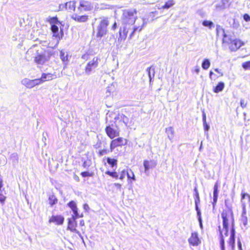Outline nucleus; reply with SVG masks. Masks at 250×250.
<instances>
[{
  "label": "nucleus",
  "mask_w": 250,
  "mask_h": 250,
  "mask_svg": "<svg viewBox=\"0 0 250 250\" xmlns=\"http://www.w3.org/2000/svg\"><path fill=\"white\" fill-rule=\"evenodd\" d=\"M222 219L223 228L225 230L219 231V244L221 250H225V242L226 238L228 236L229 230H230V234L228 240H227V247L230 250L235 249V220L234 215L232 209L229 207L223 209L221 213Z\"/></svg>",
  "instance_id": "nucleus-1"
},
{
  "label": "nucleus",
  "mask_w": 250,
  "mask_h": 250,
  "mask_svg": "<svg viewBox=\"0 0 250 250\" xmlns=\"http://www.w3.org/2000/svg\"><path fill=\"white\" fill-rule=\"evenodd\" d=\"M137 13L136 9L123 10L122 16L123 23L131 25L134 24L137 19Z\"/></svg>",
  "instance_id": "nucleus-2"
},
{
  "label": "nucleus",
  "mask_w": 250,
  "mask_h": 250,
  "mask_svg": "<svg viewBox=\"0 0 250 250\" xmlns=\"http://www.w3.org/2000/svg\"><path fill=\"white\" fill-rule=\"evenodd\" d=\"M223 43L228 46L231 51H235L244 45V42L239 39H232L225 33L222 40Z\"/></svg>",
  "instance_id": "nucleus-3"
},
{
  "label": "nucleus",
  "mask_w": 250,
  "mask_h": 250,
  "mask_svg": "<svg viewBox=\"0 0 250 250\" xmlns=\"http://www.w3.org/2000/svg\"><path fill=\"white\" fill-rule=\"evenodd\" d=\"M241 202L243 206V210L241 216V222L244 226L248 224V218L247 216L246 206L249 205L250 207V195L245 192L241 193Z\"/></svg>",
  "instance_id": "nucleus-4"
},
{
  "label": "nucleus",
  "mask_w": 250,
  "mask_h": 250,
  "mask_svg": "<svg viewBox=\"0 0 250 250\" xmlns=\"http://www.w3.org/2000/svg\"><path fill=\"white\" fill-rule=\"evenodd\" d=\"M27 54L33 56L34 58V62L38 64H42L47 60L45 55L42 53H40L39 49L36 48L29 49Z\"/></svg>",
  "instance_id": "nucleus-5"
},
{
  "label": "nucleus",
  "mask_w": 250,
  "mask_h": 250,
  "mask_svg": "<svg viewBox=\"0 0 250 250\" xmlns=\"http://www.w3.org/2000/svg\"><path fill=\"white\" fill-rule=\"evenodd\" d=\"M109 23L107 18H104L100 21L97 27L96 34L97 38H101L107 33V27L109 25Z\"/></svg>",
  "instance_id": "nucleus-6"
},
{
  "label": "nucleus",
  "mask_w": 250,
  "mask_h": 250,
  "mask_svg": "<svg viewBox=\"0 0 250 250\" xmlns=\"http://www.w3.org/2000/svg\"><path fill=\"white\" fill-rule=\"evenodd\" d=\"M127 143V140L125 138L118 136L117 138H113L110 142V150L112 152L115 148L125 146Z\"/></svg>",
  "instance_id": "nucleus-7"
},
{
  "label": "nucleus",
  "mask_w": 250,
  "mask_h": 250,
  "mask_svg": "<svg viewBox=\"0 0 250 250\" xmlns=\"http://www.w3.org/2000/svg\"><path fill=\"white\" fill-rule=\"evenodd\" d=\"M101 59L99 57H94L91 61H89L84 68L85 72L89 74L95 69L99 65Z\"/></svg>",
  "instance_id": "nucleus-8"
},
{
  "label": "nucleus",
  "mask_w": 250,
  "mask_h": 250,
  "mask_svg": "<svg viewBox=\"0 0 250 250\" xmlns=\"http://www.w3.org/2000/svg\"><path fill=\"white\" fill-rule=\"evenodd\" d=\"M130 29L129 24L123 23V26L119 29L118 42H122L125 41Z\"/></svg>",
  "instance_id": "nucleus-9"
},
{
  "label": "nucleus",
  "mask_w": 250,
  "mask_h": 250,
  "mask_svg": "<svg viewBox=\"0 0 250 250\" xmlns=\"http://www.w3.org/2000/svg\"><path fill=\"white\" fill-rule=\"evenodd\" d=\"M80 217H75L72 216L71 218L68 219L67 229L70 230L72 232L80 234V232L77 229V223L76 219Z\"/></svg>",
  "instance_id": "nucleus-10"
},
{
  "label": "nucleus",
  "mask_w": 250,
  "mask_h": 250,
  "mask_svg": "<svg viewBox=\"0 0 250 250\" xmlns=\"http://www.w3.org/2000/svg\"><path fill=\"white\" fill-rule=\"evenodd\" d=\"M78 8L80 11H87L93 8V5L88 0H81Z\"/></svg>",
  "instance_id": "nucleus-11"
},
{
  "label": "nucleus",
  "mask_w": 250,
  "mask_h": 250,
  "mask_svg": "<svg viewBox=\"0 0 250 250\" xmlns=\"http://www.w3.org/2000/svg\"><path fill=\"white\" fill-rule=\"evenodd\" d=\"M104 130L107 136L111 139L117 137L120 135L119 131L114 129L110 125H107Z\"/></svg>",
  "instance_id": "nucleus-12"
},
{
  "label": "nucleus",
  "mask_w": 250,
  "mask_h": 250,
  "mask_svg": "<svg viewBox=\"0 0 250 250\" xmlns=\"http://www.w3.org/2000/svg\"><path fill=\"white\" fill-rule=\"evenodd\" d=\"M64 221V218L61 215H53L48 220L49 223H54L56 225L60 226L63 224Z\"/></svg>",
  "instance_id": "nucleus-13"
},
{
  "label": "nucleus",
  "mask_w": 250,
  "mask_h": 250,
  "mask_svg": "<svg viewBox=\"0 0 250 250\" xmlns=\"http://www.w3.org/2000/svg\"><path fill=\"white\" fill-rule=\"evenodd\" d=\"M189 245L192 246H197L201 243L197 232H193L191 234L190 237L188 239Z\"/></svg>",
  "instance_id": "nucleus-14"
},
{
  "label": "nucleus",
  "mask_w": 250,
  "mask_h": 250,
  "mask_svg": "<svg viewBox=\"0 0 250 250\" xmlns=\"http://www.w3.org/2000/svg\"><path fill=\"white\" fill-rule=\"evenodd\" d=\"M23 84L29 88H31L36 85L41 84L39 79H36L34 80L24 79L23 81Z\"/></svg>",
  "instance_id": "nucleus-15"
},
{
  "label": "nucleus",
  "mask_w": 250,
  "mask_h": 250,
  "mask_svg": "<svg viewBox=\"0 0 250 250\" xmlns=\"http://www.w3.org/2000/svg\"><path fill=\"white\" fill-rule=\"evenodd\" d=\"M63 8L66 10L74 11L76 8V2L75 1H69L64 4L60 5L59 6L60 10H62Z\"/></svg>",
  "instance_id": "nucleus-16"
},
{
  "label": "nucleus",
  "mask_w": 250,
  "mask_h": 250,
  "mask_svg": "<svg viewBox=\"0 0 250 250\" xmlns=\"http://www.w3.org/2000/svg\"><path fill=\"white\" fill-rule=\"evenodd\" d=\"M56 78V76L55 74H51L50 73H43L42 74V76L40 78H39L40 82L41 84L43 82L46 81H51Z\"/></svg>",
  "instance_id": "nucleus-17"
},
{
  "label": "nucleus",
  "mask_w": 250,
  "mask_h": 250,
  "mask_svg": "<svg viewBox=\"0 0 250 250\" xmlns=\"http://www.w3.org/2000/svg\"><path fill=\"white\" fill-rule=\"evenodd\" d=\"M67 206L71 208V209L73 212V215L72 216H75V217L83 216L82 214L79 215L78 211L77 205L75 202H74V201H71L67 204Z\"/></svg>",
  "instance_id": "nucleus-18"
},
{
  "label": "nucleus",
  "mask_w": 250,
  "mask_h": 250,
  "mask_svg": "<svg viewBox=\"0 0 250 250\" xmlns=\"http://www.w3.org/2000/svg\"><path fill=\"white\" fill-rule=\"evenodd\" d=\"M71 18L76 21L83 22L88 21V16L86 15L79 16L77 14H74L71 17Z\"/></svg>",
  "instance_id": "nucleus-19"
},
{
  "label": "nucleus",
  "mask_w": 250,
  "mask_h": 250,
  "mask_svg": "<svg viewBox=\"0 0 250 250\" xmlns=\"http://www.w3.org/2000/svg\"><path fill=\"white\" fill-rule=\"evenodd\" d=\"M143 165L145 167V171L146 172L149 169L155 167L156 165V162L153 160H147L144 161Z\"/></svg>",
  "instance_id": "nucleus-20"
},
{
  "label": "nucleus",
  "mask_w": 250,
  "mask_h": 250,
  "mask_svg": "<svg viewBox=\"0 0 250 250\" xmlns=\"http://www.w3.org/2000/svg\"><path fill=\"white\" fill-rule=\"evenodd\" d=\"M218 184L216 182L213 187V201L212 202V205L213 207H215L218 198Z\"/></svg>",
  "instance_id": "nucleus-21"
},
{
  "label": "nucleus",
  "mask_w": 250,
  "mask_h": 250,
  "mask_svg": "<svg viewBox=\"0 0 250 250\" xmlns=\"http://www.w3.org/2000/svg\"><path fill=\"white\" fill-rule=\"evenodd\" d=\"M194 191L195 192V207H196V210H197L198 214H199L200 213V212L198 208V204L200 202V197H199V194L198 191V190L196 188H195L194 189Z\"/></svg>",
  "instance_id": "nucleus-22"
},
{
  "label": "nucleus",
  "mask_w": 250,
  "mask_h": 250,
  "mask_svg": "<svg viewBox=\"0 0 250 250\" xmlns=\"http://www.w3.org/2000/svg\"><path fill=\"white\" fill-rule=\"evenodd\" d=\"M214 71L218 74V75L216 76L212 71H210L209 77L211 80H215L218 77H222L223 76V73L221 69H219L218 68H215L214 69Z\"/></svg>",
  "instance_id": "nucleus-23"
},
{
  "label": "nucleus",
  "mask_w": 250,
  "mask_h": 250,
  "mask_svg": "<svg viewBox=\"0 0 250 250\" xmlns=\"http://www.w3.org/2000/svg\"><path fill=\"white\" fill-rule=\"evenodd\" d=\"M48 201L49 205L52 207L58 203V200L54 194H52L48 196Z\"/></svg>",
  "instance_id": "nucleus-24"
},
{
  "label": "nucleus",
  "mask_w": 250,
  "mask_h": 250,
  "mask_svg": "<svg viewBox=\"0 0 250 250\" xmlns=\"http://www.w3.org/2000/svg\"><path fill=\"white\" fill-rule=\"evenodd\" d=\"M224 83L223 82H220L215 87H214L213 91L216 93H219L222 91L224 89Z\"/></svg>",
  "instance_id": "nucleus-25"
},
{
  "label": "nucleus",
  "mask_w": 250,
  "mask_h": 250,
  "mask_svg": "<svg viewBox=\"0 0 250 250\" xmlns=\"http://www.w3.org/2000/svg\"><path fill=\"white\" fill-rule=\"evenodd\" d=\"M51 30L53 33V37H54L56 38H58V39L60 38V34L59 33V28L57 25H55V24L51 25Z\"/></svg>",
  "instance_id": "nucleus-26"
},
{
  "label": "nucleus",
  "mask_w": 250,
  "mask_h": 250,
  "mask_svg": "<svg viewBox=\"0 0 250 250\" xmlns=\"http://www.w3.org/2000/svg\"><path fill=\"white\" fill-rule=\"evenodd\" d=\"M106 160L111 167H117L118 165V160L117 159L111 158L108 157L106 158Z\"/></svg>",
  "instance_id": "nucleus-27"
},
{
  "label": "nucleus",
  "mask_w": 250,
  "mask_h": 250,
  "mask_svg": "<svg viewBox=\"0 0 250 250\" xmlns=\"http://www.w3.org/2000/svg\"><path fill=\"white\" fill-rule=\"evenodd\" d=\"M166 132L167 135V137L170 139H171L174 136V129L171 126L166 128Z\"/></svg>",
  "instance_id": "nucleus-28"
},
{
  "label": "nucleus",
  "mask_w": 250,
  "mask_h": 250,
  "mask_svg": "<svg viewBox=\"0 0 250 250\" xmlns=\"http://www.w3.org/2000/svg\"><path fill=\"white\" fill-rule=\"evenodd\" d=\"M202 25L204 26L207 27L209 29H211L214 27V23L210 21L205 20L202 21Z\"/></svg>",
  "instance_id": "nucleus-29"
},
{
  "label": "nucleus",
  "mask_w": 250,
  "mask_h": 250,
  "mask_svg": "<svg viewBox=\"0 0 250 250\" xmlns=\"http://www.w3.org/2000/svg\"><path fill=\"white\" fill-rule=\"evenodd\" d=\"M126 176L128 180H129L130 182L135 180L134 174L131 169L127 170Z\"/></svg>",
  "instance_id": "nucleus-30"
},
{
  "label": "nucleus",
  "mask_w": 250,
  "mask_h": 250,
  "mask_svg": "<svg viewBox=\"0 0 250 250\" xmlns=\"http://www.w3.org/2000/svg\"><path fill=\"white\" fill-rule=\"evenodd\" d=\"M174 4L173 0H168L166 1L164 5L161 7L162 9H168L173 6Z\"/></svg>",
  "instance_id": "nucleus-31"
},
{
  "label": "nucleus",
  "mask_w": 250,
  "mask_h": 250,
  "mask_svg": "<svg viewBox=\"0 0 250 250\" xmlns=\"http://www.w3.org/2000/svg\"><path fill=\"white\" fill-rule=\"evenodd\" d=\"M141 30V28L134 26L132 28L131 32L129 33L128 39H131L134 36V33L138 31L139 32Z\"/></svg>",
  "instance_id": "nucleus-32"
},
{
  "label": "nucleus",
  "mask_w": 250,
  "mask_h": 250,
  "mask_svg": "<svg viewBox=\"0 0 250 250\" xmlns=\"http://www.w3.org/2000/svg\"><path fill=\"white\" fill-rule=\"evenodd\" d=\"M111 151L110 150V148L108 149L106 148H104L101 150H99V151L97 152L98 155L99 156H102L103 155L107 154L109 152H110Z\"/></svg>",
  "instance_id": "nucleus-33"
},
{
  "label": "nucleus",
  "mask_w": 250,
  "mask_h": 250,
  "mask_svg": "<svg viewBox=\"0 0 250 250\" xmlns=\"http://www.w3.org/2000/svg\"><path fill=\"white\" fill-rule=\"evenodd\" d=\"M105 173L113 178L116 179H118V174L116 171H110L109 170H107L105 172Z\"/></svg>",
  "instance_id": "nucleus-34"
},
{
  "label": "nucleus",
  "mask_w": 250,
  "mask_h": 250,
  "mask_svg": "<svg viewBox=\"0 0 250 250\" xmlns=\"http://www.w3.org/2000/svg\"><path fill=\"white\" fill-rule=\"evenodd\" d=\"M210 66V62L208 59H205L202 63V67L204 69L207 70Z\"/></svg>",
  "instance_id": "nucleus-35"
},
{
  "label": "nucleus",
  "mask_w": 250,
  "mask_h": 250,
  "mask_svg": "<svg viewBox=\"0 0 250 250\" xmlns=\"http://www.w3.org/2000/svg\"><path fill=\"white\" fill-rule=\"evenodd\" d=\"M48 21L51 24V25H56L57 24L60 23L56 16L50 18L48 20Z\"/></svg>",
  "instance_id": "nucleus-36"
},
{
  "label": "nucleus",
  "mask_w": 250,
  "mask_h": 250,
  "mask_svg": "<svg viewBox=\"0 0 250 250\" xmlns=\"http://www.w3.org/2000/svg\"><path fill=\"white\" fill-rule=\"evenodd\" d=\"M60 58L63 62H67L68 61V56L65 54V52L61 51H60Z\"/></svg>",
  "instance_id": "nucleus-37"
},
{
  "label": "nucleus",
  "mask_w": 250,
  "mask_h": 250,
  "mask_svg": "<svg viewBox=\"0 0 250 250\" xmlns=\"http://www.w3.org/2000/svg\"><path fill=\"white\" fill-rule=\"evenodd\" d=\"M242 65L245 70H250V61L243 62Z\"/></svg>",
  "instance_id": "nucleus-38"
},
{
  "label": "nucleus",
  "mask_w": 250,
  "mask_h": 250,
  "mask_svg": "<svg viewBox=\"0 0 250 250\" xmlns=\"http://www.w3.org/2000/svg\"><path fill=\"white\" fill-rule=\"evenodd\" d=\"M127 170L123 169L120 174V177L118 176V179L120 180H123L125 178V176L126 175Z\"/></svg>",
  "instance_id": "nucleus-39"
},
{
  "label": "nucleus",
  "mask_w": 250,
  "mask_h": 250,
  "mask_svg": "<svg viewBox=\"0 0 250 250\" xmlns=\"http://www.w3.org/2000/svg\"><path fill=\"white\" fill-rule=\"evenodd\" d=\"M151 67H148L147 69V71L148 72V76L149 77V79H150V81H151V80L154 77V69H152V75L151 74Z\"/></svg>",
  "instance_id": "nucleus-40"
},
{
  "label": "nucleus",
  "mask_w": 250,
  "mask_h": 250,
  "mask_svg": "<svg viewBox=\"0 0 250 250\" xmlns=\"http://www.w3.org/2000/svg\"><path fill=\"white\" fill-rule=\"evenodd\" d=\"M81 175L83 177H91L93 176V173H90L88 171H83V172H81Z\"/></svg>",
  "instance_id": "nucleus-41"
},
{
  "label": "nucleus",
  "mask_w": 250,
  "mask_h": 250,
  "mask_svg": "<svg viewBox=\"0 0 250 250\" xmlns=\"http://www.w3.org/2000/svg\"><path fill=\"white\" fill-rule=\"evenodd\" d=\"M240 104L242 108H244L247 104V102L245 99H241L240 101Z\"/></svg>",
  "instance_id": "nucleus-42"
},
{
  "label": "nucleus",
  "mask_w": 250,
  "mask_h": 250,
  "mask_svg": "<svg viewBox=\"0 0 250 250\" xmlns=\"http://www.w3.org/2000/svg\"><path fill=\"white\" fill-rule=\"evenodd\" d=\"M6 199V197L1 193L0 192V202L1 203H4Z\"/></svg>",
  "instance_id": "nucleus-43"
},
{
  "label": "nucleus",
  "mask_w": 250,
  "mask_h": 250,
  "mask_svg": "<svg viewBox=\"0 0 250 250\" xmlns=\"http://www.w3.org/2000/svg\"><path fill=\"white\" fill-rule=\"evenodd\" d=\"M243 18H244V19L246 21H250V16L248 14H245L243 15Z\"/></svg>",
  "instance_id": "nucleus-44"
},
{
  "label": "nucleus",
  "mask_w": 250,
  "mask_h": 250,
  "mask_svg": "<svg viewBox=\"0 0 250 250\" xmlns=\"http://www.w3.org/2000/svg\"><path fill=\"white\" fill-rule=\"evenodd\" d=\"M3 187V180L1 175L0 174V191H1V188Z\"/></svg>",
  "instance_id": "nucleus-45"
},
{
  "label": "nucleus",
  "mask_w": 250,
  "mask_h": 250,
  "mask_svg": "<svg viewBox=\"0 0 250 250\" xmlns=\"http://www.w3.org/2000/svg\"><path fill=\"white\" fill-rule=\"evenodd\" d=\"M117 23L116 21H115L112 25V29L113 30H115L117 28Z\"/></svg>",
  "instance_id": "nucleus-46"
},
{
  "label": "nucleus",
  "mask_w": 250,
  "mask_h": 250,
  "mask_svg": "<svg viewBox=\"0 0 250 250\" xmlns=\"http://www.w3.org/2000/svg\"><path fill=\"white\" fill-rule=\"evenodd\" d=\"M238 246L239 250H242V244L240 240L238 241Z\"/></svg>",
  "instance_id": "nucleus-47"
},
{
  "label": "nucleus",
  "mask_w": 250,
  "mask_h": 250,
  "mask_svg": "<svg viewBox=\"0 0 250 250\" xmlns=\"http://www.w3.org/2000/svg\"><path fill=\"white\" fill-rule=\"evenodd\" d=\"M79 224H80V226H81L82 227L84 226V225H85L84 221L83 220H81L80 221Z\"/></svg>",
  "instance_id": "nucleus-48"
},
{
  "label": "nucleus",
  "mask_w": 250,
  "mask_h": 250,
  "mask_svg": "<svg viewBox=\"0 0 250 250\" xmlns=\"http://www.w3.org/2000/svg\"><path fill=\"white\" fill-rule=\"evenodd\" d=\"M204 126L205 130H208V129L209 126L208 125L207 123H204Z\"/></svg>",
  "instance_id": "nucleus-49"
},
{
  "label": "nucleus",
  "mask_w": 250,
  "mask_h": 250,
  "mask_svg": "<svg viewBox=\"0 0 250 250\" xmlns=\"http://www.w3.org/2000/svg\"><path fill=\"white\" fill-rule=\"evenodd\" d=\"M203 120L204 123H206V114L205 113H204L203 114Z\"/></svg>",
  "instance_id": "nucleus-50"
},
{
  "label": "nucleus",
  "mask_w": 250,
  "mask_h": 250,
  "mask_svg": "<svg viewBox=\"0 0 250 250\" xmlns=\"http://www.w3.org/2000/svg\"><path fill=\"white\" fill-rule=\"evenodd\" d=\"M115 185L117 187H119V188H120L121 185V184H119V183H116V184H115Z\"/></svg>",
  "instance_id": "nucleus-51"
},
{
  "label": "nucleus",
  "mask_w": 250,
  "mask_h": 250,
  "mask_svg": "<svg viewBox=\"0 0 250 250\" xmlns=\"http://www.w3.org/2000/svg\"><path fill=\"white\" fill-rule=\"evenodd\" d=\"M219 28H221L220 26H217V28H216V32H217V34H218V30H219Z\"/></svg>",
  "instance_id": "nucleus-52"
},
{
  "label": "nucleus",
  "mask_w": 250,
  "mask_h": 250,
  "mask_svg": "<svg viewBox=\"0 0 250 250\" xmlns=\"http://www.w3.org/2000/svg\"><path fill=\"white\" fill-rule=\"evenodd\" d=\"M199 68H196L195 71V72L197 73H198L199 72Z\"/></svg>",
  "instance_id": "nucleus-53"
},
{
  "label": "nucleus",
  "mask_w": 250,
  "mask_h": 250,
  "mask_svg": "<svg viewBox=\"0 0 250 250\" xmlns=\"http://www.w3.org/2000/svg\"><path fill=\"white\" fill-rule=\"evenodd\" d=\"M156 13V11H155V12H151V14H154V13Z\"/></svg>",
  "instance_id": "nucleus-54"
},
{
  "label": "nucleus",
  "mask_w": 250,
  "mask_h": 250,
  "mask_svg": "<svg viewBox=\"0 0 250 250\" xmlns=\"http://www.w3.org/2000/svg\"><path fill=\"white\" fill-rule=\"evenodd\" d=\"M112 250H115L114 249H113H113H112Z\"/></svg>",
  "instance_id": "nucleus-55"
}]
</instances>
